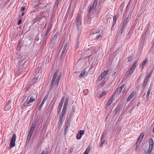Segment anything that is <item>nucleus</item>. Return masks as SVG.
I'll list each match as a JSON object with an SVG mask.
<instances>
[{
	"mask_svg": "<svg viewBox=\"0 0 154 154\" xmlns=\"http://www.w3.org/2000/svg\"><path fill=\"white\" fill-rule=\"evenodd\" d=\"M78 31V35H77V39L78 38H79V37L80 35L81 32V29H80L79 30H77Z\"/></svg>",
	"mask_w": 154,
	"mask_h": 154,
	"instance_id": "obj_45",
	"label": "nucleus"
},
{
	"mask_svg": "<svg viewBox=\"0 0 154 154\" xmlns=\"http://www.w3.org/2000/svg\"><path fill=\"white\" fill-rule=\"evenodd\" d=\"M153 147L151 146H149V147L147 151L146 152V154H151L152 151L153 150Z\"/></svg>",
	"mask_w": 154,
	"mask_h": 154,
	"instance_id": "obj_20",
	"label": "nucleus"
},
{
	"mask_svg": "<svg viewBox=\"0 0 154 154\" xmlns=\"http://www.w3.org/2000/svg\"><path fill=\"white\" fill-rule=\"evenodd\" d=\"M105 142V140H104L103 141H102V142L100 143V147H102L103 145V144H104V143Z\"/></svg>",
	"mask_w": 154,
	"mask_h": 154,
	"instance_id": "obj_54",
	"label": "nucleus"
},
{
	"mask_svg": "<svg viewBox=\"0 0 154 154\" xmlns=\"http://www.w3.org/2000/svg\"><path fill=\"white\" fill-rule=\"evenodd\" d=\"M90 69H88V68L85 69L80 74L79 76L80 78H81L84 76L85 74H87L88 72Z\"/></svg>",
	"mask_w": 154,
	"mask_h": 154,
	"instance_id": "obj_8",
	"label": "nucleus"
},
{
	"mask_svg": "<svg viewBox=\"0 0 154 154\" xmlns=\"http://www.w3.org/2000/svg\"><path fill=\"white\" fill-rule=\"evenodd\" d=\"M113 97H111V98H110L109 100L106 103V106H105V108L106 109L109 108V106L112 103V98Z\"/></svg>",
	"mask_w": 154,
	"mask_h": 154,
	"instance_id": "obj_16",
	"label": "nucleus"
},
{
	"mask_svg": "<svg viewBox=\"0 0 154 154\" xmlns=\"http://www.w3.org/2000/svg\"><path fill=\"white\" fill-rule=\"evenodd\" d=\"M152 72V71L150 72H149V73L148 75H146V77L145 79L148 80L149 79V78L150 77Z\"/></svg>",
	"mask_w": 154,
	"mask_h": 154,
	"instance_id": "obj_35",
	"label": "nucleus"
},
{
	"mask_svg": "<svg viewBox=\"0 0 154 154\" xmlns=\"http://www.w3.org/2000/svg\"><path fill=\"white\" fill-rule=\"evenodd\" d=\"M15 142L11 141L9 145L11 147H13L15 146Z\"/></svg>",
	"mask_w": 154,
	"mask_h": 154,
	"instance_id": "obj_39",
	"label": "nucleus"
},
{
	"mask_svg": "<svg viewBox=\"0 0 154 154\" xmlns=\"http://www.w3.org/2000/svg\"><path fill=\"white\" fill-rule=\"evenodd\" d=\"M26 63V62H25L23 63V65L22 66L20 65V64L17 65L15 69V71L16 72H17L18 73L22 72V70L26 68V66H24V65Z\"/></svg>",
	"mask_w": 154,
	"mask_h": 154,
	"instance_id": "obj_3",
	"label": "nucleus"
},
{
	"mask_svg": "<svg viewBox=\"0 0 154 154\" xmlns=\"http://www.w3.org/2000/svg\"><path fill=\"white\" fill-rule=\"evenodd\" d=\"M59 72V70L57 69V70L54 74L53 79H56L57 76Z\"/></svg>",
	"mask_w": 154,
	"mask_h": 154,
	"instance_id": "obj_24",
	"label": "nucleus"
},
{
	"mask_svg": "<svg viewBox=\"0 0 154 154\" xmlns=\"http://www.w3.org/2000/svg\"><path fill=\"white\" fill-rule=\"evenodd\" d=\"M16 138V135L15 134H13L12 137L11 139V141H13L14 142H15V140Z\"/></svg>",
	"mask_w": 154,
	"mask_h": 154,
	"instance_id": "obj_37",
	"label": "nucleus"
},
{
	"mask_svg": "<svg viewBox=\"0 0 154 154\" xmlns=\"http://www.w3.org/2000/svg\"><path fill=\"white\" fill-rule=\"evenodd\" d=\"M38 79V78L35 77L32 79V81L34 83H35Z\"/></svg>",
	"mask_w": 154,
	"mask_h": 154,
	"instance_id": "obj_52",
	"label": "nucleus"
},
{
	"mask_svg": "<svg viewBox=\"0 0 154 154\" xmlns=\"http://www.w3.org/2000/svg\"><path fill=\"white\" fill-rule=\"evenodd\" d=\"M128 18H127L125 19L123 23V25L126 26V25L128 22Z\"/></svg>",
	"mask_w": 154,
	"mask_h": 154,
	"instance_id": "obj_40",
	"label": "nucleus"
},
{
	"mask_svg": "<svg viewBox=\"0 0 154 154\" xmlns=\"http://www.w3.org/2000/svg\"><path fill=\"white\" fill-rule=\"evenodd\" d=\"M105 82H104V81H103L100 83V85L102 86H103L104 85Z\"/></svg>",
	"mask_w": 154,
	"mask_h": 154,
	"instance_id": "obj_63",
	"label": "nucleus"
},
{
	"mask_svg": "<svg viewBox=\"0 0 154 154\" xmlns=\"http://www.w3.org/2000/svg\"><path fill=\"white\" fill-rule=\"evenodd\" d=\"M108 72V70H105L102 72L100 75V78H103L106 75L107 73Z\"/></svg>",
	"mask_w": 154,
	"mask_h": 154,
	"instance_id": "obj_19",
	"label": "nucleus"
},
{
	"mask_svg": "<svg viewBox=\"0 0 154 154\" xmlns=\"http://www.w3.org/2000/svg\"><path fill=\"white\" fill-rule=\"evenodd\" d=\"M26 9V8L25 7H22L21 8L20 11H24Z\"/></svg>",
	"mask_w": 154,
	"mask_h": 154,
	"instance_id": "obj_60",
	"label": "nucleus"
},
{
	"mask_svg": "<svg viewBox=\"0 0 154 154\" xmlns=\"http://www.w3.org/2000/svg\"><path fill=\"white\" fill-rule=\"evenodd\" d=\"M145 134V133L144 131L140 135L139 138H138V140L137 141V144L139 143V144H140L142 140L143 137Z\"/></svg>",
	"mask_w": 154,
	"mask_h": 154,
	"instance_id": "obj_10",
	"label": "nucleus"
},
{
	"mask_svg": "<svg viewBox=\"0 0 154 154\" xmlns=\"http://www.w3.org/2000/svg\"><path fill=\"white\" fill-rule=\"evenodd\" d=\"M134 70H133V69H132L131 68V69H130V70L129 71L128 74L129 75L131 74L132 73V72H133Z\"/></svg>",
	"mask_w": 154,
	"mask_h": 154,
	"instance_id": "obj_53",
	"label": "nucleus"
},
{
	"mask_svg": "<svg viewBox=\"0 0 154 154\" xmlns=\"http://www.w3.org/2000/svg\"><path fill=\"white\" fill-rule=\"evenodd\" d=\"M124 86L125 85L122 84L120 87L117 88L115 91L113 95L112 96V97L115 95L117 96L118 94H119L122 91Z\"/></svg>",
	"mask_w": 154,
	"mask_h": 154,
	"instance_id": "obj_4",
	"label": "nucleus"
},
{
	"mask_svg": "<svg viewBox=\"0 0 154 154\" xmlns=\"http://www.w3.org/2000/svg\"><path fill=\"white\" fill-rule=\"evenodd\" d=\"M117 20V17L116 16H114L113 17V23H114V24H115L116 23V21Z\"/></svg>",
	"mask_w": 154,
	"mask_h": 154,
	"instance_id": "obj_47",
	"label": "nucleus"
},
{
	"mask_svg": "<svg viewBox=\"0 0 154 154\" xmlns=\"http://www.w3.org/2000/svg\"><path fill=\"white\" fill-rule=\"evenodd\" d=\"M55 80L56 79H53L52 78L50 86V88L51 89L53 88L54 86V85L55 82Z\"/></svg>",
	"mask_w": 154,
	"mask_h": 154,
	"instance_id": "obj_30",
	"label": "nucleus"
},
{
	"mask_svg": "<svg viewBox=\"0 0 154 154\" xmlns=\"http://www.w3.org/2000/svg\"><path fill=\"white\" fill-rule=\"evenodd\" d=\"M36 123H37V122L36 121H34V122L32 124L31 127L35 128L36 126Z\"/></svg>",
	"mask_w": 154,
	"mask_h": 154,
	"instance_id": "obj_44",
	"label": "nucleus"
},
{
	"mask_svg": "<svg viewBox=\"0 0 154 154\" xmlns=\"http://www.w3.org/2000/svg\"><path fill=\"white\" fill-rule=\"evenodd\" d=\"M120 107H121V105L120 104H118L115 109V111H117L120 108Z\"/></svg>",
	"mask_w": 154,
	"mask_h": 154,
	"instance_id": "obj_43",
	"label": "nucleus"
},
{
	"mask_svg": "<svg viewBox=\"0 0 154 154\" xmlns=\"http://www.w3.org/2000/svg\"><path fill=\"white\" fill-rule=\"evenodd\" d=\"M66 108H67L66 107L63 106L62 111H65L66 112Z\"/></svg>",
	"mask_w": 154,
	"mask_h": 154,
	"instance_id": "obj_62",
	"label": "nucleus"
},
{
	"mask_svg": "<svg viewBox=\"0 0 154 154\" xmlns=\"http://www.w3.org/2000/svg\"><path fill=\"white\" fill-rule=\"evenodd\" d=\"M65 131H64V134L65 135H66L67 133V132H68V131L69 130V127H65Z\"/></svg>",
	"mask_w": 154,
	"mask_h": 154,
	"instance_id": "obj_41",
	"label": "nucleus"
},
{
	"mask_svg": "<svg viewBox=\"0 0 154 154\" xmlns=\"http://www.w3.org/2000/svg\"><path fill=\"white\" fill-rule=\"evenodd\" d=\"M101 31L99 29H93L90 35V37L92 38L94 40H98L102 37L103 35V32H100Z\"/></svg>",
	"mask_w": 154,
	"mask_h": 154,
	"instance_id": "obj_1",
	"label": "nucleus"
},
{
	"mask_svg": "<svg viewBox=\"0 0 154 154\" xmlns=\"http://www.w3.org/2000/svg\"><path fill=\"white\" fill-rule=\"evenodd\" d=\"M149 146L153 147L154 142L153 139L152 138H150L149 139Z\"/></svg>",
	"mask_w": 154,
	"mask_h": 154,
	"instance_id": "obj_22",
	"label": "nucleus"
},
{
	"mask_svg": "<svg viewBox=\"0 0 154 154\" xmlns=\"http://www.w3.org/2000/svg\"><path fill=\"white\" fill-rule=\"evenodd\" d=\"M147 84H145V83H143V86H142V88H145V87H146V85Z\"/></svg>",
	"mask_w": 154,
	"mask_h": 154,
	"instance_id": "obj_64",
	"label": "nucleus"
},
{
	"mask_svg": "<svg viewBox=\"0 0 154 154\" xmlns=\"http://www.w3.org/2000/svg\"><path fill=\"white\" fill-rule=\"evenodd\" d=\"M48 95H46L44 97L43 99V100L42 101V102L38 108V109L39 110H40L41 109L45 101H46L47 100V99L48 98Z\"/></svg>",
	"mask_w": 154,
	"mask_h": 154,
	"instance_id": "obj_9",
	"label": "nucleus"
},
{
	"mask_svg": "<svg viewBox=\"0 0 154 154\" xmlns=\"http://www.w3.org/2000/svg\"><path fill=\"white\" fill-rule=\"evenodd\" d=\"M61 77V74H60L58 76L57 78L56 79V82H55L56 84H57V85L58 84V82H59V81H60Z\"/></svg>",
	"mask_w": 154,
	"mask_h": 154,
	"instance_id": "obj_32",
	"label": "nucleus"
},
{
	"mask_svg": "<svg viewBox=\"0 0 154 154\" xmlns=\"http://www.w3.org/2000/svg\"><path fill=\"white\" fill-rule=\"evenodd\" d=\"M65 51H62L60 56V59L62 60V59L64 58L65 56Z\"/></svg>",
	"mask_w": 154,
	"mask_h": 154,
	"instance_id": "obj_27",
	"label": "nucleus"
},
{
	"mask_svg": "<svg viewBox=\"0 0 154 154\" xmlns=\"http://www.w3.org/2000/svg\"><path fill=\"white\" fill-rule=\"evenodd\" d=\"M60 2L59 0H57L55 5L54 6V8L53 9V14H54L56 12V10L57 8L58 5Z\"/></svg>",
	"mask_w": 154,
	"mask_h": 154,
	"instance_id": "obj_13",
	"label": "nucleus"
},
{
	"mask_svg": "<svg viewBox=\"0 0 154 154\" xmlns=\"http://www.w3.org/2000/svg\"><path fill=\"white\" fill-rule=\"evenodd\" d=\"M148 80H147V79H145L144 80L143 83L147 84Z\"/></svg>",
	"mask_w": 154,
	"mask_h": 154,
	"instance_id": "obj_58",
	"label": "nucleus"
},
{
	"mask_svg": "<svg viewBox=\"0 0 154 154\" xmlns=\"http://www.w3.org/2000/svg\"><path fill=\"white\" fill-rule=\"evenodd\" d=\"M152 90V87L150 86L148 88V90L147 92V94L146 96V98H149V95L151 91Z\"/></svg>",
	"mask_w": 154,
	"mask_h": 154,
	"instance_id": "obj_21",
	"label": "nucleus"
},
{
	"mask_svg": "<svg viewBox=\"0 0 154 154\" xmlns=\"http://www.w3.org/2000/svg\"><path fill=\"white\" fill-rule=\"evenodd\" d=\"M107 93H108V92L106 91H103L102 93L99 96V98H101L103 96L106 94Z\"/></svg>",
	"mask_w": 154,
	"mask_h": 154,
	"instance_id": "obj_34",
	"label": "nucleus"
},
{
	"mask_svg": "<svg viewBox=\"0 0 154 154\" xmlns=\"http://www.w3.org/2000/svg\"><path fill=\"white\" fill-rule=\"evenodd\" d=\"M49 36H47L45 35L43 36L42 40V44L40 46L41 48H42V49H43L45 46L46 45L47 39L48 38Z\"/></svg>",
	"mask_w": 154,
	"mask_h": 154,
	"instance_id": "obj_5",
	"label": "nucleus"
},
{
	"mask_svg": "<svg viewBox=\"0 0 154 154\" xmlns=\"http://www.w3.org/2000/svg\"><path fill=\"white\" fill-rule=\"evenodd\" d=\"M67 45H68V43H66L65 45H64V48L63 49V51H65L66 49V48H67Z\"/></svg>",
	"mask_w": 154,
	"mask_h": 154,
	"instance_id": "obj_49",
	"label": "nucleus"
},
{
	"mask_svg": "<svg viewBox=\"0 0 154 154\" xmlns=\"http://www.w3.org/2000/svg\"><path fill=\"white\" fill-rule=\"evenodd\" d=\"M97 2L98 0H94L93 4L91 5L90 7L88 12V14H89L93 9L95 8L96 7L97 5Z\"/></svg>",
	"mask_w": 154,
	"mask_h": 154,
	"instance_id": "obj_7",
	"label": "nucleus"
},
{
	"mask_svg": "<svg viewBox=\"0 0 154 154\" xmlns=\"http://www.w3.org/2000/svg\"><path fill=\"white\" fill-rule=\"evenodd\" d=\"M22 22V20L21 19H20L18 21L17 25H19Z\"/></svg>",
	"mask_w": 154,
	"mask_h": 154,
	"instance_id": "obj_59",
	"label": "nucleus"
},
{
	"mask_svg": "<svg viewBox=\"0 0 154 154\" xmlns=\"http://www.w3.org/2000/svg\"><path fill=\"white\" fill-rule=\"evenodd\" d=\"M125 26H125L122 25V29H121L120 32V33L121 35H122V33L124 31V29L125 28Z\"/></svg>",
	"mask_w": 154,
	"mask_h": 154,
	"instance_id": "obj_42",
	"label": "nucleus"
},
{
	"mask_svg": "<svg viewBox=\"0 0 154 154\" xmlns=\"http://www.w3.org/2000/svg\"><path fill=\"white\" fill-rule=\"evenodd\" d=\"M79 38H78L77 41L76 42V44L75 45V49H77L79 47Z\"/></svg>",
	"mask_w": 154,
	"mask_h": 154,
	"instance_id": "obj_36",
	"label": "nucleus"
},
{
	"mask_svg": "<svg viewBox=\"0 0 154 154\" xmlns=\"http://www.w3.org/2000/svg\"><path fill=\"white\" fill-rule=\"evenodd\" d=\"M73 111H71L70 113H68L66 119L67 120L65 124V127H68L70 125V120L71 118V116L72 115Z\"/></svg>",
	"mask_w": 154,
	"mask_h": 154,
	"instance_id": "obj_2",
	"label": "nucleus"
},
{
	"mask_svg": "<svg viewBox=\"0 0 154 154\" xmlns=\"http://www.w3.org/2000/svg\"><path fill=\"white\" fill-rule=\"evenodd\" d=\"M68 102L69 100L67 98L65 100L63 106L67 107V106L68 104Z\"/></svg>",
	"mask_w": 154,
	"mask_h": 154,
	"instance_id": "obj_33",
	"label": "nucleus"
},
{
	"mask_svg": "<svg viewBox=\"0 0 154 154\" xmlns=\"http://www.w3.org/2000/svg\"><path fill=\"white\" fill-rule=\"evenodd\" d=\"M84 133V132L83 130H81L79 131L77 135V138L78 140L80 139L82 137V135H83Z\"/></svg>",
	"mask_w": 154,
	"mask_h": 154,
	"instance_id": "obj_14",
	"label": "nucleus"
},
{
	"mask_svg": "<svg viewBox=\"0 0 154 154\" xmlns=\"http://www.w3.org/2000/svg\"><path fill=\"white\" fill-rule=\"evenodd\" d=\"M34 129L35 128H33L31 127V128L30 129V131L29 132L30 133H32V134H33V131H34Z\"/></svg>",
	"mask_w": 154,
	"mask_h": 154,
	"instance_id": "obj_51",
	"label": "nucleus"
},
{
	"mask_svg": "<svg viewBox=\"0 0 154 154\" xmlns=\"http://www.w3.org/2000/svg\"><path fill=\"white\" fill-rule=\"evenodd\" d=\"M39 20L38 17L37 15L35 18V22L38 21Z\"/></svg>",
	"mask_w": 154,
	"mask_h": 154,
	"instance_id": "obj_56",
	"label": "nucleus"
},
{
	"mask_svg": "<svg viewBox=\"0 0 154 154\" xmlns=\"http://www.w3.org/2000/svg\"><path fill=\"white\" fill-rule=\"evenodd\" d=\"M66 112H65V111H62L61 114V115L65 116Z\"/></svg>",
	"mask_w": 154,
	"mask_h": 154,
	"instance_id": "obj_61",
	"label": "nucleus"
},
{
	"mask_svg": "<svg viewBox=\"0 0 154 154\" xmlns=\"http://www.w3.org/2000/svg\"><path fill=\"white\" fill-rule=\"evenodd\" d=\"M35 100V99L32 96L29 99V100L27 101H26L24 103V104L22 105V107H24L26 106V107H27L28 105H27V104H29L31 103H32Z\"/></svg>",
	"mask_w": 154,
	"mask_h": 154,
	"instance_id": "obj_6",
	"label": "nucleus"
},
{
	"mask_svg": "<svg viewBox=\"0 0 154 154\" xmlns=\"http://www.w3.org/2000/svg\"><path fill=\"white\" fill-rule=\"evenodd\" d=\"M39 34H38L36 35V37L35 38V41H38L40 37L41 38H42V33L41 34V36H39Z\"/></svg>",
	"mask_w": 154,
	"mask_h": 154,
	"instance_id": "obj_31",
	"label": "nucleus"
},
{
	"mask_svg": "<svg viewBox=\"0 0 154 154\" xmlns=\"http://www.w3.org/2000/svg\"><path fill=\"white\" fill-rule=\"evenodd\" d=\"M91 150V146H88L84 153L85 154H88Z\"/></svg>",
	"mask_w": 154,
	"mask_h": 154,
	"instance_id": "obj_29",
	"label": "nucleus"
},
{
	"mask_svg": "<svg viewBox=\"0 0 154 154\" xmlns=\"http://www.w3.org/2000/svg\"><path fill=\"white\" fill-rule=\"evenodd\" d=\"M62 107H60V106H58V107L57 109L58 114H59V113L61 111Z\"/></svg>",
	"mask_w": 154,
	"mask_h": 154,
	"instance_id": "obj_50",
	"label": "nucleus"
},
{
	"mask_svg": "<svg viewBox=\"0 0 154 154\" xmlns=\"http://www.w3.org/2000/svg\"><path fill=\"white\" fill-rule=\"evenodd\" d=\"M32 134L29 132L27 139L26 142L27 143H29V141L31 139V138L32 137Z\"/></svg>",
	"mask_w": 154,
	"mask_h": 154,
	"instance_id": "obj_23",
	"label": "nucleus"
},
{
	"mask_svg": "<svg viewBox=\"0 0 154 154\" xmlns=\"http://www.w3.org/2000/svg\"><path fill=\"white\" fill-rule=\"evenodd\" d=\"M63 103L60 101L58 106L62 107V106L63 105Z\"/></svg>",
	"mask_w": 154,
	"mask_h": 154,
	"instance_id": "obj_57",
	"label": "nucleus"
},
{
	"mask_svg": "<svg viewBox=\"0 0 154 154\" xmlns=\"http://www.w3.org/2000/svg\"><path fill=\"white\" fill-rule=\"evenodd\" d=\"M16 138V135L15 134H13L12 137L11 139V141H13L14 142H15V140Z\"/></svg>",
	"mask_w": 154,
	"mask_h": 154,
	"instance_id": "obj_38",
	"label": "nucleus"
},
{
	"mask_svg": "<svg viewBox=\"0 0 154 154\" xmlns=\"http://www.w3.org/2000/svg\"><path fill=\"white\" fill-rule=\"evenodd\" d=\"M55 42L51 40L49 44V47L51 49L53 48H54V46L55 45Z\"/></svg>",
	"mask_w": 154,
	"mask_h": 154,
	"instance_id": "obj_25",
	"label": "nucleus"
},
{
	"mask_svg": "<svg viewBox=\"0 0 154 154\" xmlns=\"http://www.w3.org/2000/svg\"><path fill=\"white\" fill-rule=\"evenodd\" d=\"M82 18L80 14H78L76 17V21H81Z\"/></svg>",
	"mask_w": 154,
	"mask_h": 154,
	"instance_id": "obj_26",
	"label": "nucleus"
},
{
	"mask_svg": "<svg viewBox=\"0 0 154 154\" xmlns=\"http://www.w3.org/2000/svg\"><path fill=\"white\" fill-rule=\"evenodd\" d=\"M11 102L10 101H8L6 104L4 108V110L6 111L8 110L11 108V106L10 105Z\"/></svg>",
	"mask_w": 154,
	"mask_h": 154,
	"instance_id": "obj_12",
	"label": "nucleus"
},
{
	"mask_svg": "<svg viewBox=\"0 0 154 154\" xmlns=\"http://www.w3.org/2000/svg\"><path fill=\"white\" fill-rule=\"evenodd\" d=\"M136 93L135 91H133L130 94V95L133 97L136 94Z\"/></svg>",
	"mask_w": 154,
	"mask_h": 154,
	"instance_id": "obj_48",
	"label": "nucleus"
},
{
	"mask_svg": "<svg viewBox=\"0 0 154 154\" xmlns=\"http://www.w3.org/2000/svg\"><path fill=\"white\" fill-rule=\"evenodd\" d=\"M65 116H63V115H60V119H59L60 120H61L62 121L63 120V119L64 118V117Z\"/></svg>",
	"mask_w": 154,
	"mask_h": 154,
	"instance_id": "obj_55",
	"label": "nucleus"
},
{
	"mask_svg": "<svg viewBox=\"0 0 154 154\" xmlns=\"http://www.w3.org/2000/svg\"><path fill=\"white\" fill-rule=\"evenodd\" d=\"M76 26L77 30H79L82 27L81 21H76Z\"/></svg>",
	"mask_w": 154,
	"mask_h": 154,
	"instance_id": "obj_18",
	"label": "nucleus"
},
{
	"mask_svg": "<svg viewBox=\"0 0 154 154\" xmlns=\"http://www.w3.org/2000/svg\"><path fill=\"white\" fill-rule=\"evenodd\" d=\"M137 65V60L135 61L134 63L132 65L131 68L132 69L134 70V69L136 67Z\"/></svg>",
	"mask_w": 154,
	"mask_h": 154,
	"instance_id": "obj_28",
	"label": "nucleus"
},
{
	"mask_svg": "<svg viewBox=\"0 0 154 154\" xmlns=\"http://www.w3.org/2000/svg\"><path fill=\"white\" fill-rule=\"evenodd\" d=\"M148 60L147 59H146L143 61L142 63L140 64V69L142 70L144 68V66L146 65V63L148 61Z\"/></svg>",
	"mask_w": 154,
	"mask_h": 154,
	"instance_id": "obj_15",
	"label": "nucleus"
},
{
	"mask_svg": "<svg viewBox=\"0 0 154 154\" xmlns=\"http://www.w3.org/2000/svg\"><path fill=\"white\" fill-rule=\"evenodd\" d=\"M52 27V24H49L48 25V27H47V30L45 34V35H46L47 36H49V35H48V33L50 31Z\"/></svg>",
	"mask_w": 154,
	"mask_h": 154,
	"instance_id": "obj_17",
	"label": "nucleus"
},
{
	"mask_svg": "<svg viewBox=\"0 0 154 154\" xmlns=\"http://www.w3.org/2000/svg\"><path fill=\"white\" fill-rule=\"evenodd\" d=\"M132 98V97L130 95V94L128 96V97L127 99V102H129V101L131 99V98Z\"/></svg>",
	"mask_w": 154,
	"mask_h": 154,
	"instance_id": "obj_46",
	"label": "nucleus"
},
{
	"mask_svg": "<svg viewBox=\"0 0 154 154\" xmlns=\"http://www.w3.org/2000/svg\"><path fill=\"white\" fill-rule=\"evenodd\" d=\"M60 35V32H57L51 38V41L55 43L58 37Z\"/></svg>",
	"mask_w": 154,
	"mask_h": 154,
	"instance_id": "obj_11",
	"label": "nucleus"
}]
</instances>
